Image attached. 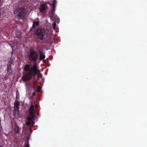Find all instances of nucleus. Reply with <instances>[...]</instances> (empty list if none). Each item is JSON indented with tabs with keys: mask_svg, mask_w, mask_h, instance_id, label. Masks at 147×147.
Instances as JSON below:
<instances>
[{
	"mask_svg": "<svg viewBox=\"0 0 147 147\" xmlns=\"http://www.w3.org/2000/svg\"><path fill=\"white\" fill-rule=\"evenodd\" d=\"M24 70L26 73L23 74L22 79L25 81H28L32 79L33 76L36 75L39 71L37 68V63H36L31 68L30 65H26L24 67Z\"/></svg>",
	"mask_w": 147,
	"mask_h": 147,
	"instance_id": "obj_1",
	"label": "nucleus"
},
{
	"mask_svg": "<svg viewBox=\"0 0 147 147\" xmlns=\"http://www.w3.org/2000/svg\"><path fill=\"white\" fill-rule=\"evenodd\" d=\"M34 34L38 36L40 40H42L45 38V31L43 28H38L34 31Z\"/></svg>",
	"mask_w": 147,
	"mask_h": 147,
	"instance_id": "obj_2",
	"label": "nucleus"
},
{
	"mask_svg": "<svg viewBox=\"0 0 147 147\" xmlns=\"http://www.w3.org/2000/svg\"><path fill=\"white\" fill-rule=\"evenodd\" d=\"M28 112L30 117H27V120L29 121H32L34 119L36 116L34 107L32 104L30 105V108L28 109Z\"/></svg>",
	"mask_w": 147,
	"mask_h": 147,
	"instance_id": "obj_3",
	"label": "nucleus"
},
{
	"mask_svg": "<svg viewBox=\"0 0 147 147\" xmlns=\"http://www.w3.org/2000/svg\"><path fill=\"white\" fill-rule=\"evenodd\" d=\"M28 57L30 60H31L34 62L36 61L38 59V54L37 52L32 49H30Z\"/></svg>",
	"mask_w": 147,
	"mask_h": 147,
	"instance_id": "obj_4",
	"label": "nucleus"
},
{
	"mask_svg": "<svg viewBox=\"0 0 147 147\" xmlns=\"http://www.w3.org/2000/svg\"><path fill=\"white\" fill-rule=\"evenodd\" d=\"M16 13V18L18 20L21 19L26 15V13L24 12V9L21 7L17 9Z\"/></svg>",
	"mask_w": 147,
	"mask_h": 147,
	"instance_id": "obj_5",
	"label": "nucleus"
},
{
	"mask_svg": "<svg viewBox=\"0 0 147 147\" xmlns=\"http://www.w3.org/2000/svg\"><path fill=\"white\" fill-rule=\"evenodd\" d=\"M47 3L42 4L40 5L39 6L40 11L42 13V14L44 16H45L47 10L49 9V7L47 5Z\"/></svg>",
	"mask_w": 147,
	"mask_h": 147,
	"instance_id": "obj_6",
	"label": "nucleus"
},
{
	"mask_svg": "<svg viewBox=\"0 0 147 147\" xmlns=\"http://www.w3.org/2000/svg\"><path fill=\"white\" fill-rule=\"evenodd\" d=\"M54 12V11H53V10H52L51 11L49 12V15L51 18L55 20L57 19V20H59V19L58 18L57 16L55 15Z\"/></svg>",
	"mask_w": 147,
	"mask_h": 147,
	"instance_id": "obj_7",
	"label": "nucleus"
},
{
	"mask_svg": "<svg viewBox=\"0 0 147 147\" xmlns=\"http://www.w3.org/2000/svg\"><path fill=\"white\" fill-rule=\"evenodd\" d=\"M13 129L15 134H19L20 131V129L16 123H15Z\"/></svg>",
	"mask_w": 147,
	"mask_h": 147,
	"instance_id": "obj_8",
	"label": "nucleus"
},
{
	"mask_svg": "<svg viewBox=\"0 0 147 147\" xmlns=\"http://www.w3.org/2000/svg\"><path fill=\"white\" fill-rule=\"evenodd\" d=\"M19 102L16 100L15 101L14 103V109L18 111L19 110Z\"/></svg>",
	"mask_w": 147,
	"mask_h": 147,
	"instance_id": "obj_9",
	"label": "nucleus"
},
{
	"mask_svg": "<svg viewBox=\"0 0 147 147\" xmlns=\"http://www.w3.org/2000/svg\"><path fill=\"white\" fill-rule=\"evenodd\" d=\"M14 61L13 60V59H11V58H10V61L7 64V67H11L13 65V63H14Z\"/></svg>",
	"mask_w": 147,
	"mask_h": 147,
	"instance_id": "obj_10",
	"label": "nucleus"
},
{
	"mask_svg": "<svg viewBox=\"0 0 147 147\" xmlns=\"http://www.w3.org/2000/svg\"><path fill=\"white\" fill-rule=\"evenodd\" d=\"M39 25V22L38 21H34L33 22L32 27L31 28L32 29L35 28L36 26H38Z\"/></svg>",
	"mask_w": 147,
	"mask_h": 147,
	"instance_id": "obj_11",
	"label": "nucleus"
},
{
	"mask_svg": "<svg viewBox=\"0 0 147 147\" xmlns=\"http://www.w3.org/2000/svg\"><path fill=\"white\" fill-rule=\"evenodd\" d=\"M7 71L8 75L11 74L12 72V69L11 67H7Z\"/></svg>",
	"mask_w": 147,
	"mask_h": 147,
	"instance_id": "obj_12",
	"label": "nucleus"
},
{
	"mask_svg": "<svg viewBox=\"0 0 147 147\" xmlns=\"http://www.w3.org/2000/svg\"><path fill=\"white\" fill-rule=\"evenodd\" d=\"M18 111H17L16 110L14 109L13 111V116L16 117H18Z\"/></svg>",
	"mask_w": 147,
	"mask_h": 147,
	"instance_id": "obj_13",
	"label": "nucleus"
},
{
	"mask_svg": "<svg viewBox=\"0 0 147 147\" xmlns=\"http://www.w3.org/2000/svg\"><path fill=\"white\" fill-rule=\"evenodd\" d=\"M40 60H42L45 58V56L44 55H42L40 56Z\"/></svg>",
	"mask_w": 147,
	"mask_h": 147,
	"instance_id": "obj_14",
	"label": "nucleus"
},
{
	"mask_svg": "<svg viewBox=\"0 0 147 147\" xmlns=\"http://www.w3.org/2000/svg\"><path fill=\"white\" fill-rule=\"evenodd\" d=\"M56 0H53L52 2V7H54V6H55L56 3Z\"/></svg>",
	"mask_w": 147,
	"mask_h": 147,
	"instance_id": "obj_15",
	"label": "nucleus"
},
{
	"mask_svg": "<svg viewBox=\"0 0 147 147\" xmlns=\"http://www.w3.org/2000/svg\"><path fill=\"white\" fill-rule=\"evenodd\" d=\"M56 25V24L54 22L53 24V28L55 29V26Z\"/></svg>",
	"mask_w": 147,
	"mask_h": 147,
	"instance_id": "obj_16",
	"label": "nucleus"
},
{
	"mask_svg": "<svg viewBox=\"0 0 147 147\" xmlns=\"http://www.w3.org/2000/svg\"><path fill=\"white\" fill-rule=\"evenodd\" d=\"M38 53H39L40 56L42 55H43V53L41 51H39Z\"/></svg>",
	"mask_w": 147,
	"mask_h": 147,
	"instance_id": "obj_17",
	"label": "nucleus"
},
{
	"mask_svg": "<svg viewBox=\"0 0 147 147\" xmlns=\"http://www.w3.org/2000/svg\"><path fill=\"white\" fill-rule=\"evenodd\" d=\"M41 87L40 86L38 87V89L37 90V91L39 92H40L41 90Z\"/></svg>",
	"mask_w": 147,
	"mask_h": 147,
	"instance_id": "obj_18",
	"label": "nucleus"
},
{
	"mask_svg": "<svg viewBox=\"0 0 147 147\" xmlns=\"http://www.w3.org/2000/svg\"><path fill=\"white\" fill-rule=\"evenodd\" d=\"M25 147H30L29 144L28 142L26 143Z\"/></svg>",
	"mask_w": 147,
	"mask_h": 147,
	"instance_id": "obj_19",
	"label": "nucleus"
},
{
	"mask_svg": "<svg viewBox=\"0 0 147 147\" xmlns=\"http://www.w3.org/2000/svg\"><path fill=\"white\" fill-rule=\"evenodd\" d=\"M26 124L27 125H30V123L29 121H27L26 123Z\"/></svg>",
	"mask_w": 147,
	"mask_h": 147,
	"instance_id": "obj_20",
	"label": "nucleus"
},
{
	"mask_svg": "<svg viewBox=\"0 0 147 147\" xmlns=\"http://www.w3.org/2000/svg\"><path fill=\"white\" fill-rule=\"evenodd\" d=\"M53 7V8H52V10H53V11H55V6H54V7Z\"/></svg>",
	"mask_w": 147,
	"mask_h": 147,
	"instance_id": "obj_21",
	"label": "nucleus"
},
{
	"mask_svg": "<svg viewBox=\"0 0 147 147\" xmlns=\"http://www.w3.org/2000/svg\"><path fill=\"white\" fill-rule=\"evenodd\" d=\"M38 105L37 104H36L35 105V107L36 108H37L38 107Z\"/></svg>",
	"mask_w": 147,
	"mask_h": 147,
	"instance_id": "obj_22",
	"label": "nucleus"
},
{
	"mask_svg": "<svg viewBox=\"0 0 147 147\" xmlns=\"http://www.w3.org/2000/svg\"><path fill=\"white\" fill-rule=\"evenodd\" d=\"M35 94H36V93L35 92H33L32 93V96H35Z\"/></svg>",
	"mask_w": 147,
	"mask_h": 147,
	"instance_id": "obj_23",
	"label": "nucleus"
},
{
	"mask_svg": "<svg viewBox=\"0 0 147 147\" xmlns=\"http://www.w3.org/2000/svg\"><path fill=\"white\" fill-rule=\"evenodd\" d=\"M18 32V33L19 35H20L21 34L20 32Z\"/></svg>",
	"mask_w": 147,
	"mask_h": 147,
	"instance_id": "obj_24",
	"label": "nucleus"
},
{
	"mask_svg": "<svg viewBox=\"0 0 147 147\" xmlns=\"http://www.w3.org/2000/svg\"><path fill=\"white\" fill-rule=\"evenodd\" d=\"M1 12L0 11V16H1Z\"/></svg>",
	"mask_w": 147,
	"mask_h": 147,
	"instance_id": "obj_25",
	"label": "nucleus"
},
{
	"mask_svg": "<svg viewBox=\"0 0 147 147\" xmlns=\"http://www.w3.org/2000/svg\"><path fill=\"white\" fill-rule=\"evenodd\" d=\"M0 147H3V146H0Z\"/></svg>",
	"mask_w": 147,
	"mask_h": 147,
	"instance_id": "obj_26",
	"label": "nucleus"
}]
</instances>
